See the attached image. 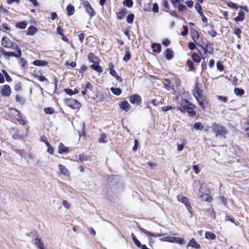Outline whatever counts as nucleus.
<instances>
[{
  "label": "nucleus",
  "instance_id": "nucleus-1",
  "mask_svg": "<svg viewBox=\"0 0 249 249\" xmlns=\"http://www.w3.org/2000/svg\"><path fill=\"white\" fill-rule=\"evenodd\" d=\"M212 131L215 133V137H222L225 138V135L228 133V130L225 126L217 123H213L212 126Z\"/></svg>",
  "mask_w": 249,
  "mask_h": 249
},
{
  "label": "nucleus",
  "instance_id": "nucleus-2",
  "mask_svg": "<svg viewBox=\"0 0 249 249\" xmlns=\"http://www.w3.org/2000/svg\"><path fill=\"white\" fill-rule=\"evenodd\" d=\"M15 49H17V53L13 52H6L3 51V55L5 59H9L10 57H15L17 58L20 57L22 54V52L21 50L17 46L14 48Z\"/></svg>",
  "mask_w": 249,
  "mask_h": 249
},
{
  "label": "nucleus",
  "instance_id": "nucleus-3",
  "mask_svg": "<svg viewBox=\"0 0 249 249\" xmlns=\"http://www.w3.org/2000/svg\"><path fill=\"white\" fill-rule=\"evenodd\" d=\"M160 239L162 241L168 242L170 243H176L180 245H182L185 243L184 240L179 237L166 236Z\"/></svg>",
  "mask_w": 249,
  "mask_h": 249
},
{
  "label": "nucleus",
  "instance_id": "nucleus-4",
  "mask_svg": "<svg viewBox=\"0 0 249 249\" xmlns=\"http://www.w3.org/2000/svg\"><path fill=\"white\" fill-rule=\"evenodd\" d=\"M64 102L67 106L73 109H78L81 107V104L72 98L66 99Z\"/></svg>",
  "mask_w": 249,
  "mask_h": 249
},
{
  "label": "nucleus",
  "instance_id": "nucleus-5",
  "mask_svg": "<svg viewBox=\"0 0 249 249\" xmlns=\"http://www.w3.org/2000/svg\"><path fill=\"white\" fill-rule=\"evenodd\" d=\"M82 5L85 8L86 12L92 18L94 17L96 13L94 10L92 8L90 3L87 0H84L83 1Z\"/></svg>",
  "mask_w": 249,
  "mask_h": 249
},
{
  "label": "nucleus",
  "instance_id": "nucleus-6",
  "mask_svg": "<svg viewBox=\"0 0 249 249\" xmlns=\"http://www.w3.org/2000/svg\"><path fill=\"white\" fill-rule=\"evenodd\" d=\"M129 100L132 104L139 105L141 104L142 98L140 95L137 94H134L129 96Z\"/></svg>",
  "mask_w": 249,
  "mask_h": 249
},
{
  "label": "nucleus",
  "instance_id": "nucleus-7",
  "mask_svg": "<svg viewBox=\"0 0 249 249\" xmlns=\"http://www.w3.org/2000/svg\"><path fill=\"white\" fill-rule=\"evenodd\" d=\"M1 44L4 48H10L13 46V42L6 36L2 38Z\"/></svg>",
  "mask_w": 249,
  "mask_h": 249
},
{
  "label": "nucleus",
  "instance_id": "nucleus-8",
  "mask_svg": "<svg viewBox=\"0 0 249 249\" xmlns=\"http://www.w3.org/2000/svg\"><path fill=\"white\" fill-rule=\"evenodd\" d=\"M0 93L3 96H9L11 93L10 87L8 85H5L0 90Z\"/></svg>",
  "mask_w": 249,
  "mask_h": 249
},
{
  "label": "nucleus",
  "instance_id": "nucleus-9",
  "mask_svg": "<svg viewBox=\"0 0 249 249\" xmlns=\"http://www.w3.org/2000/svg\"><path fill=\"white\" fill-rule=\"evenodd\" d=\"M109 70L110 74L112 75L113 77H115L116 79L119 82H122L123 81V79L122 77L119 76L116 71L114 70V65L113 64H109Z\"/></svg>",
  "mask_w": 249,
  "mask_h": 249
},
{
  "label": "nucleus",
  "instance_id": "nucleus-10",
  "mask_svg": "<svg viewBox=\"0 0 249 249\" xmlns=\"http://www.w3.org/2000/svg\"><path fill=\"white\" fill-rule=\"evenodd\" d=\"M199 46L201 47V51H205L211 54H213L214 52V48L213 45L212 44L207 43L204 47L200 45H199Z\"/></svg>",
  "mask_w": 249,
  "mask_h": 249
},
{
  "label": "nucleus",
  "instance_id": "nucleus-11",
  "mask_svg": "<svg viewBox=\"0 0 249 249\" xmlns=\"http://www.w3.org/2000/svg\"><path fill=\"white\" fill-rule=\"evenodd\" d=\"M119 107L122 110L127 112L131 108V106L127 101H123L119 104Z\"/></svg>",
  "mask_w": 249,
  "mask_h": 249
},
{
  "label": "nucleus",
  "instance_id": "nucleus-12",
  "mask_svg": "<svg viewBox=\"0 0 249 249\" xmlns=\"http://www.w3.org/2000/svg\"><path fill=\"white\" fill-rule=\"evenodd\" d=\"M202 189V185H201L199 189L198 196L206 201H210V199H211V198L207 194H203Z\"/></svg>",
  "mask_w": 249,
  "mask_h": 249
},
{
  "label": "nucleus",
  "instance_id": "nucleus-13",
  "mask_svg": "<svg viewBox=\"0 0 249 249\" xmlns=\"http://www.w3.org/2000/svg\"><path fill=\"white\" fill-rule=\"evenodd\" d=\"M191 36L194 41L195 42L197 45H199L200 44L197 43V42H199L200 36L196 30H193L191 31Z\"/></svg>",
  "mask_w": 249,
  "mask_h": 249
},
{
  "label": "nucleus",
  "instance_id": "nucleus-14",
  "mask_svg": "<svg viewBox=\"0 0 249 249\" xmlns=\"http://www.w3.org/2000/svg\"><path fill=\"white\" fill-rule=\"evenodd\" d=\"M89 61L93 63H99V59L93 53H90L88 56Z\"/></svg>",
  "mask_w": 249,
  "mask_h": 249
},
{
  "label": "nucleus",
  "instance_id": "nucleus-15",
  "mask_svg": "<svg viewBox=\"0 0 249 249\" xmlns=\"http://www.w3.org/2000/svg\"><path fill=\"white\" fill-rule=\"evenodd\" d=\"M36 27L33 25H31L28 28V31L26 33L27 36H33L37 32Z\"/></svg>",
  "mask_w": 249,
  "mask_h": 249
},
{
  "label": "nucleus",
  "instance_id": "nucleus-16",
  "mask_svg": "<svg viewBox=\"0 0 249 249\" xmlns=\"http://www.w3.org/2000/svg\"><path fill=\"white\" fill-rule=\"evenodd\" d=\"M178 199L179 201H181L185 205L188 210L189 209L190 204L189 203L188 198L186 197L182 196H178Z\"/></svg>",
  "mask_w": 249,
  "mask_h": 249
},
{
  "label": "nucleus",
  "instance_id": "nucleus-17",
  "mask_svg": "<svg viewBox=\"0 0 249 249\" xmlns=\"http://www.w3.org/2000/svg\"><path fill=\"white\" fill-rule=\"evenodd\" d=\"M69 152V150L68 147H65L62 143L59 144L58 146V153L62 154L63 153H68Z\"/></svg>",
  "mask_w": 249,
  "mask_h": 249
},
{
  "label": "nucleus",
  "instance_id": "nucleus-18",
  "mask_svg": "<svg viewBox=\"0 0 249 249\" xmlns=\"http://www.w3.org/2000/svg\"><path fill=\"white\" fill-rule=\"evenodd\" d=\"M139 229L141 231L147 235L151 236L154 237H160L161 235V234L159 233H154L153 232L148 231L147 230L143 228H140Z\"/></svg>",
  "mask_w": 249,
  "mask_h": 249
},
{
  "label": "nucleus",
  "instance_id": "nucleus-19",
  "mask_svg": "<svg viewBox=\"0 0 249 249\" xmlns=\"http://www.w3.org/2000/svg\"><path fill=\"white\" fill-rule=\"evenodd\" d=\"M127 13V10L125 8H122L117 13V18L119 19H123Z\"/></svg>",
  "mask_w": 249,
  "mask_h": 249
},
{
  "label": "nucleus",
  "instance_id": "nucleus-20",
  "mask_svg": "<svg viewBox=\"0 0 249 249\" xmlns=\"http://www.w3.org/2000/svg\"><path fill=\"white\" fill-rule=\"evenodd\" d=\"M90 68L99 73H101L103 71L102 67L99 65V63H93L90 66Z\"/></svg>",
  "mask_w": 249,
  "mask_h": 249
},
{
  "label": "nucleus",
  "instance_id": "nucleus-21",
  "mask_svg": "<svg viewBox=\"0 0 249 249\" xmlns=\"http://www.w3.org/2000/svg\"><path fill=\"white\" fill-rule=\"evenodd\" d=\"M188 246L192 247L194 248L198 249L201 248L200 245L198 244L196 240L194 238H192L189 242L188 244Z\"/></svg>",
  "mask_w": 249,
  "mask_h": 249
},
{
  "label": "nucleus",
  "instance_id": "nucleus-22",
  "mask_svg": "<svg viewBox=\"0 0 249 249\" xmlns=\"http://www.w3.org/2000/svg\"><path fill=\"white\" fill-rule=\"evenodd\" d=\"M245 13L242 11H239L238 12V16L234 18V20L236 21H242L245 19Z\"/></svg>",
  "mask_w": 249,
  "mask_h": 249
},
{
  "label": "nucleus",
  "instance_id": "nucleus-23",
  "mask_svg": "<svg viewBox=\"0 0 249 249\" xmlns=\"http://www.w3.org/2000/svg\"><path fill=\"white\" fill-rule=\"evenodd\" d=\"M194 96L197 101L199 105L203 108L204 109L205 107L206 101L203 99L202 97H197L196 94L194 93Z\"/></svg>",
  "mask_w": 249,
  "mask_h": 249
},
{
  "label": "nucleus",
  "instance_id": "nucleus-24",
  "mask_svg": "<svg viewBox=\"0 0 249 249\" xmlns=\"http://www.w3.org/2000/svg\"><path fill=\"white\" fill-rule=\"evenodd\" d=\"M164 83H163V85L165 87V89L168 90L170 89H174L175 86L174 85H170L171 82L170 80L168 79H165L164 80Z\"/></svg>",
  "mask_w": 249,
  "mask_h": 249
},
{
  "label": "nucleus",
  "instance_id": "nucleus-25",
  "mask_svg": "<svg viewBox=\"0 0 249 249\" xmlns=\"http://www.w3.org/2000/svg\"><path fill=\"white\" fill-rule=\"evenodd\" d=\"M33 64L36 66H44L48 64V62L45 60H36L33 61Z\"/></svg>",
  "mask_w": 249,
  "mask_h": 249
},
{
  "label": "nucleus",
  "instance_id": "nucleus-26",
  "mask_svg": "<svg viewBox=\"0 0 249 249\" xmlns=\"http://www.w3.org/2000/svg\"><path fill=\"white\" fill-rule=\"evenodd\" d=\"M153 51L155 53H160L161 50V46L160 44L153 43L151 45Z\"/></svg>",
  "mask_w": 249,
  "mask_h": 249
},
{
  "label": "nucleus",
  "instance_id": "nucleus-27",
  "mask_svg": "<svg viewBox=\"0 0 249 249\" xmlns=\"http://www.w3.org/2000/svg\"><path fill=\"white\" fill-rule=\"evenodd\" d=\"M16 119L22 125H25L26 123L25 118L19 114L18 112V114L16 115Z\"/></svg>",
  "mask_w": 249,
  "mask_h": 249
},
{
  "label": "nucleus",
  "instance_id": "nucleus-28",
  "mask_svg": "<svg viewBox=\"0 0 249 249\" xmlns=\"http://www.w3.org/2000/svg\"><path fill=\"white\" fill-rule=\"evenodd\" d=\"M67 14L69 16H72L74 13V7L71 4H69L66 8Z\"/></svg>",
  "mask_w": 249,
  "mask_h": 249
},
{
  "label": "nucleus",
  "instance_id": "nucleus-29",
  "mask_svg": "<svg viewBox=\"0 0 249 249\" xmlns=\"http://www.w3.org/2000/svg\"><path fill=\"white\" fill-rule=\"evenodd\" d=\"M58 167L60 171L61 174H62L66 176H68L69 175V173L68 169L64 165L62 164H59Z\"/></svg>",
  "mask_w": 249,
  "mask_h": 249
},
{
  "label": "nucleus",
  "instance_id": "nucleus-30",
  "mask_svg": "<svg viewBox=\"0 0 249 249\" xmlns=\"http://www.w3.org/2000/svg\"><path fill=\"white\" fill-rule=\"evenodd\" d=\"M35 241V245L37 246L38 249H45L44 244L41 242L40 239L36 238Z\"/></svg>",
  "mask_w": 249,
  "mask_h": 249
},
{
  "label": "nucleus",
  "instance_id": "nucleus-31",
  "mask_svg": "<svg viewBox=\"0 0 249 249\" xmlns=\"http://www.w3.org/2000/svg\"><path fill=\"white\" fill-rule=\"evenodd\" d=\"M27 22L25 20L22 21L21 22L17 23L16 24V26L17 28H20L21 29H25L27 27Z\"/></svg>",
  "mask_w": 249,
  "mask_h": 249
},
{
  "label": "nucleus",
  "instance_id": "nucleus-32",
  "mask_svg": "<svg viewBox=\"0 0 249 249\" xmlns=\"http://www.w3.org/2000/svg\"><path fill=\"white\" fill-rule=\"evenodd\" d=\"M165 57L168 60H170L173 58V52L171 50L168 48L165 52Z\"/></svg>",
  "mask_w": 249,
  "mask_h": 249
},
{
  "label": "nucleus",
  "instance_id": "nucleus-33",
  "mask_svg": "<svg viewBox=\"0 0 249 249\" xmlns=\"http://www.w3.org/2000/svg\"><path fill=\"white\" fill-rule=\"evenodd\" d=\"M205 237L206 238H207L208 239H210V240H214L215 239L216 235L213 233H212L210 231H207L205 233Z\"/></svg>",
  "mask_w": 249,
  "mask_h": 249
},
{
  "label": "nucleus",
  "instance_id": "nucleus-34",
  "mask_svg": "<svg viewBox=\"0 0 249 249\" xmlns=\"http://www.w3.org/2000/svg\"><path fill=\"white\" fill-rule=\"evenodd\" d=\"M110 90L113 94L117 96L120 95L122 93L121 89L119 88H115L112 87L110 88Z\"/></svg>",
  "mask_w": 249,
  "mask_h": 249
},
{
  "label": "nucleus",
  "instance_id": "nucleus-35",
  "mask_svg": "<svg viewBox=\"0 0 249 249\" xmlns=\"http://www.w3.org/2000/svg\"><path fill=\"white\" fill-rule=\"evenodd\" d=\"M193 128L196 130H202L203 129L204 127L201 123L196 122L194 124Z\"/></svg>",
  "mask_w": 249,
  "mask_h": 249
},
{
  "label": "nucleus",
  "instance_id": "nucleus-36",
  "mask_svg": "<svg viewBox=\"0 0 249 249\" xmlns=\"http://www.w3.org/2000/svg\"><path fill=\"white\" fill-rule=\"evenodd\" d=\"M192 58L193 60L196 63H199L200 62L201 57L198 53H193L192 54Z\"/></svg>",
  "mask_w": 249,
  "mask_h": 249
},
{
  "label": "nucleus",
  "instance_id": "nucleus-37",
  "mask_svg": "<svg viewBox=\"0 0 249 249\" xmlns=\"http://www.w3.org/2000/svg\"><path fill=\"white\" fill-rule=\"evenodd\" d=\"M186 109V112H187L190 116L194 117L196 116V112L192 107H188Z\"/></svg>",
  "mask_w": 249,
  "mask_h": 249
},
{
  "label": "nucleus",
  "instance_id": "nucleus-38",
  "mask_svg": "<svg viewBox=\"0 0 249 249\" xmlns=\"http://www.w3.org/2000/svg\"><path fill=\"white\" fill-rule=\"evenodd\" d=\"M186 144V141L185 139H183L182 141V143L179 144L178 143H177L178 146V150L180 152L182 151L184 148V146Z\"/></svg>",
  "mask_w": 249,
  "mask_h": 249
},
{
  "label": "nucleus",
  "instance_id": "nucleus-39",
  "mask_svg": "<svg viewBox=\"0 0 249 249\" xmlns=\"http://www.w3.org/2000/svg\"><path fill=\"white\" fill-rule=\"evenodd\" d=\"M234 93L238 96H242L244 93V90L242 89L236 88L234 90Z\"/></svg>",
  "mask_w": 249,
  "mask_h": 249
},
{
  "label": "nucleus",
  "instance_id": "nucleus-40",
  "mask_svg": "<svg viewBox=\"0 0 249 249\" xmlns=\"http://www.w3.org/2000/svg\"><path fill=\"white\" fill-rule=\"evenodd\" d=\"M172 80L174 81V82L177 87H178L180 86V85H181L180 80L177 76H174V77L172 78Z\"/></svg>",
  "mask_w": 249,
  "mask_h": 249
},
{
  "label": "nucleus",
  "instance_id": "nucleus-41",
  "mask_svg": "<svg viewBox=\"0 0 249 249\" xmlns=\"http://www.w3.org/2000/svg\"><path fill=\"white\" fill-rule=\"evenodd\" d=\"M44 111L46 114L50 115L53 114L55 112L54 109L50 107L45 108Z\"/></svg>",
  "mask_w": 249,
  "mask_h": 249
},
{
  "label": "nucleus",
  "instance_id": "nucleus-42",
  "mask_svg": "<svg viewBox=\"0 0 249 249\" xmlns=\"http://www.w3.org/2000/svg\"><path fill=\"white\" fill-rule=\"evenodd\" d=\"M134 18L135 16L133 14H129L127 15L126 18L127 22L129 24L133 23Z\"/></svg>",
  "mask_w": 249,
  "mask_h": 249
},
{
  "label": "nucleus",
  "instance_id": "nucleus-43",
  "mask_svg": "<svg viewBox=\"0 0 249 249\" xmlns=\"http://www.w3.org/2000/svg\"><path fill=\"white\" fill-rule=\"evenodd\" d=\"M123 4L128 8H131L133 5V2L132 0H124Z\"/></svg>",
  "mask_w": 249,
  "mask_h": 249
},
{
  "label": "nucleus",
  "instance_id": "nucleus-44",
  "mask_svg": "<svg viewBox=\"0 0 249 249\" xmlns=\"http://www.w3.org/2000/svg\"><path fill=\"white\" fill-rule=\"evenodd\" d=\"M99 142L105 143L107 142V136L105 133L101 134L100 138L99 139Z\"/></svg>",
  "mask_w": 249,
  "mask_h": 249
},
{
  "label": "nucleus",
  "instance_id": "nucleus-45",
  "mask_svg": "<svg viewBox=\"0 0 249 249\" xmlns=\"http://www.w3.org/2000/svg\"><path fill=\"white\" fill-rule=\"evenodd\" d=\"M1 72L2 73H3V74H4L6 81H7L8 82H10L12 81V78L8 74V73L7 72V71L5 70H2Z\"/></svg>",
  "mask_w": 249,
  "mask_h": 249
},
{
  "label": "nucleus",
  "instance_id": "nucleus-46",
  "mask_svg": "<svg viewBox=\"0 0 249 249\" xmlns=\"http://www.w3.org/2000/svg\"><path fill=\"white\" fill-rule=\"evenodd\" d=\"M243 129L248 136L249 137V123H245Z\"/></svg>",
  "mask_w": 249,
  "mask_h": 249
},
{
  "label": "nucleus",
  "instance_id": "nucleus-47",
  "mask_svg": "<svg viewBox=\"0 0 249 249\" xmlns=\"http://www.w3.org/2000/svg\"><path fill=\"white\" fill-rule=\"evenodd\" d=\"M131 57V53L129 51V50L126 51L125 55L123 58V60L126 62L128 61Z\"/></svg>",
  "mask_w": 249,
  "mask_h": 249
},
{
  "label": "nucleus",
  "instance_id": "nucleus-48",
  "mask_svg": "<svg viewBox=\"0 0 249 249\" xmlns=\"http://www.w3.org/2000/svg\"><path fill=\"white\" fill-rule=\"evenodd\" d=\"M131 236L135 244L137 246V247H139L140 245H141V242L137 239L136 237L133 233H131Z\"/></svg>",
  "mask_w": 249,
  "mask_h": 249
},
{
  "label": "nucleus",
  "instance_id": "nucleus-49",
  "mask_svg": "<svg viewBox=\"0 0 249 249\" xmlns=\"http://www.w3.org/2000/svg\"><path fill=\"white\" fill-rule=\"evenodd\" d=\"M174 7L176 8L177 5L182 3L184 0H170Z\"/></svg>",
  "mask_w": 249,
  "mask_h": 249
},
{
  "label": "nucleus",
  "instance_id": "nucleus-50",
  "mask_svg": "<svg viewBox=\"0 0 249 249\" xmlns=\"http://www.w3.org/2000/svg\"><path fill=\"white\" fill-rule=\"evenodd\" d=\"M201 92H202V91L200 89L199 87L196 86V88H195V92H194L193 94H194V93H195V94H196V95L197 96V97H202L201 96Z\"/></svg>",
  "mask_w": 249,
  "mask_h": 249
},
{
  "label": "nucleus",
  "instance_id": "nucleus-51",
  "mask_svg": "<svg viewBox=\"0 0 249 249\" xmlns=\"http://www.w3.org/2000/svg\"><path fill=\"white\" fill-rule=\"evenodd\" d=\"M227 5L228 7L232 9H237L239 7V6L236 3L232 2H229L227 3Z\"/></svg>",
  "mask_w": 249,
  "mask_h": 249
},
{
  "label": "nucleus",
  "instance_id": "nucleus-52",
  "mask_svg": "<svg viewBox=\"0 0 249 249\" xmlns=\"http://www.w3.org/2000/svg\"><path fill=\"white\" fill-rule=\"evenodd\" d=\"M16 100L17 102H19L21 104H23L25 103L24 98L20 95H17L16 97Z\"/></svg>",
  "mask_w": 249,
  "mask_h": 249
},
{
  "label": "nucleus",
  "instance_id": "nucleus-53",
  "mask_svg": "<svg viewBox=\"0 0 249 249\" xmlns=\"http://www.w3.org/2000/svg\"><path fill=\"white\" fill-rule=\"evenodd\" d=\"M176 8H178V10L180 12H183L187 9L186 6L181 3L178 5Z\"/></svg>",
  "mask_w": 249,
  "mask_h": 249
},
{
  "label": "nucleus",
  "instance_id": "nucleus-54",
  "mask_svg": "<svg viewBox=\"0 0 249 249\" xmlns=\"http://www.w3.org/2000/svg\"><path fill=\"white\" fill-rule=\"evenodd\" d=\"M234 34L237 36V37L238 38H241V34H242V31L240 29L238 28H235V29L234 31Z\"/></svg>",
  "mask_w": 249,
  "mask_h": 249
},
{
  "label": "nucleus",
  "instance_id": "nucleus-55",
  "mask_svg": "<svg viewBox=\"0 0 249 249\" xmlns=\"http://www.w3.org/2000/svg\"><path fill=\"white\" fill-rule=\"evenodd\" d=\"M187 65H188L190 71H194L195 70V67H194L193 63L192 61L190 60H188L187 61Z\"/></svg>",
  "mask_w": 249,
  "mask_h": 249
},
{
  "label": "nucleus",
  "instance_id": "nucleus-56",
  "mask_svg": "<svg viewBox=\"0 0 249 249\" xmlns=\"http://www.w3.org/2000/svg\"><path fill=\"white\" fill-rule=\"evenodd\" d=\"M198 52L201 55V57L204 60L206 58H207L208 56V54H207V53H208V52H207L206 51H203L204 52L203 53H202L201 52V51L197 49Z\"/></svg>",
  "mask_w": 249,
  "mask_h": 249
},
{
  "label": "nucleus",
  "instance_id": "nucleus-57",
  "mask_svg": "<svg viewBox=\"0 0 249 249\" xmlns=\"http://www.w3.org/2000/svg\"><path fill=\"white\" fill-rule=\"evenodd\" d=\"M78 38H79V40L80 41V42L83 43L84 38L85 37V34L79 32L78 33Z\"/></svg>",
  "mask_w": 249,
  "mask_h": 249
},
{
  "label": "nucleus",
  "instance_id": "nucleus-58",
  "mask_svg": "<svg viewBox=\"0 0 249 249\" xmlns=\"http://www.w3.org/2000/svg\"><path fill=\"white\" fill-rule=\"evenodd\" d=\"M217 69L221 71L224 70V66L222 65V63L220 61H218L216 63Z\"/></svg>",
  "mask_w": 249,
  "mask_h": 249
},
{
  "label": "nucleus",
  "instance_id": "nucleus-59",
  "mask_svg": "<svg viewBox=\"0 0 249 249\" xmlns=\"http://www.w3.org/2000/svg\"><path fill=\"white\" fill-rule=\"evenodd\" d=\"M0 29L3 31H4V30H9L10 28L8 26V25L6 23H2L1 25V28Z\"/></svg>",
  "mask_w": 249,
  "mask_h": 249
},
{
  "label": "nucleus",
  "instance_id": "nucleus-60",
  "mask_svg": "<svg viewBox=\"0 0 249 249\" xmlns=\"http://www.w3.org/2000/svg\"><path fill=\"white\" fill-rule=\"evenodd\" d=\"M183 30L181 32L180 35L182 36H185L187 35L188 31L187 26H183Z\"/></svg>",
  "mask_w": 249,
  "mask_h": 249
},
{
  "label": "nucleus",
  "instance_id": "nucleus-61",
  "mask_svg": "<svg viewBox=\"0 0 249 249\" xmlns=\"http://www.w3.org/2000/svg\"><path fill=\"white\" fill-rule=\"evenodd\" d=\"M184 104H187L188 106H192V107L195 106L192 103H191L190 102H189L187 99H184V100L181 101V103H180V105H183Z\"/></svg>",
  "mask_w": 249,
  "mask_h": 249
},
{
  "label": "nucleus",
  "instance_id": "nucleus-62",
  "mask_svg": "<svg viewBox=\"0 0 249 249\" xmlns=\"http://www.w3.org/2000/svg\"><path fill=\"white\" fill-rule=\"evenodd\" d=\"M18 63L22 67L24 68L26 64V61L24 58H21L18 60Z\"/></svg>",
  "mask_w": 249,
  "mask_h": 249
},
{
  "label": "nucleus",
  "instance_id": "nucleus-63",
  "mask_svg": "<svg viewBox=\"0 0 249 249\" xmlns=\"http://www.w3.org/2000/svg\"><path fill=\"white\" fill-rule=\"evenodd\" d=\"M152 11L155 13H158L159 12V5L157 3L153 4Z\"/></svg>",
  "mask_w": 249,
  "mask_h": 249
},
{
  "label": "nucleus",
  "instance_id": "nucleus-64",
  "mask_svg": "<svg viewBox=\"0 0 249 249\" xmlns=\"http://www.w3.org/2000/svg\"><path fill=\"white\" fill-rule=\"evenodd\" d=\"M208 33L213 37L216 36L217 33L214 30H211L208 32Z\"/></svg>",
  "mask_w": 249,
  "mask_h": 249
}]
</instances>
